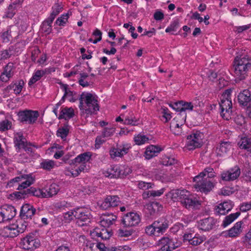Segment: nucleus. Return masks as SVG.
Listing matches in <instances>:
<instances>
[{
  "label": "nucleus",
  "mask_w": 251,
  "mask_h": 251,
  "mask_svg": "<svg viewBox=\"0 0 251 251\" xmlns=\"http://www.w3.org/2000/svg\"><path fill=\"white\" fill-rule=\"evenodd\" d=\"M170 194L173 201L180 202L182 206L187 209H196L201 204L199 201L186 190H173Z\"/></svg>",
  "instance_id": "f257e3e1"
},
{
  "label": "nucleus",
  "mask_w": 251,
  "mask_h": 251,
  "mask_svg": "<svg viewBox=\"0 0 251 251\" xmlns=\"http://www.w3.org/2000/svg\"><path fill=\"white\" fill-rule=\"evenodd\" d=\"M251 67V58L243 57L236 58L234 61V75L240 80L244 79L247 76V72Z\"/></svg>",
  "instance_id": "f03ea898"
},
{
  "label": "nucleus",
  "mask_w": 251,
  "mask_h": 251,
  "mask_svg": "<svg viewBox=\"0 0 251 251\" xmlns=\"http://www.w3.org/2000/svg\"><path fill=\"white\" fill-rule=\"evenodd\" d=\"M194 181L196 182L195 188L202 193L205 194L210 192L214 187L213 182L210 179L207 178L196 176L194 178Z\"/></svg>",
  "instance_id": "7ed1b4c3"
},
{
  "label": "nucleus",
  "mask_w": 251,
  "mask_h": 251,
  "mask_svg": "<svg viewBox=\"0 0 251 251\" xmlns=\"http://www.w3.org/2000/svg\"><path fill=\"white\" fill-rule=\"evenodd\" d=\"M84 114L87 115L96 114L99 110V106L98 100L91 93H87L85 97V105Z\"/></svg>",
  "instance_id": "20e7f679"
},
{
  "label": "nucleus",
  "mask_w": 251,
  "mask_h": 251,
  "mask_svg": "<svg viewBox=\"0 0 251 251\" xmlns=\"http://www.w3.org/2000/svg\"><path fill=\"white\" fill-rule=\"evenodd\" d=\"M140 215L134 212L127 213L123 216L122 219V224L126 227L136 226L140 224Z\"/></svg>",
  "instance_id": "39448f33"
},
{
  "label": "nucleus",
  "mask_w": 251,
  "mask_h": 251,
  "mask_svg": "<svg viewBox=\"0 0 251 251\" xmlns=\"http://www.w3.org/2000/svg\"><path fill=\"white\" fill-rule=\"evenodd\" d=\"M75 218L83 222L82 226L87 225L91 220L92 216L89 209L83 207H77L75 208Z\"/></svg>",
  "instance_id": "423d86ee"
},
{
  "label": "nucleus",
  "mask_w": 251,
  "mask_h": 251,
  "mask_svg": "<svg viewBox=\"0 0 251 251\" xmlns=\"http://www.w3.org/2000/svg\"><path fill=\"white\" fill-rule=\"evenodd\" d=\"M18 115L19 120L21 122L32 124L37 120L39 114L38 111L25 110L20 111Z\"/></svg>",
  "instance_id": "0eeeda50"
},
{
  "label": "nucleus",
  "mask_w": 251,
  "mask_h": 251,
  "mask_svg": "<svg viewBox=\"0 0 251 251\" xmlns=\"http://www.w3.org/2000/svg\"><path fill=\"white\" fill-rule=\"evenodd\" d=\"M16 210L10 205H5L0 208V223L8 221L15 217Z\"/></svg>",
  "instance_id": "6e6552de"
},
{
  "label": "nucleus",
  "mask_w": 251,
  "mask_h": 251,
  "mask_svg": "<svg viewBox=\"0 0 251 251\" xmlns=\"http://www.w3.org/2000/svg\"><path fill=\"white\" fill-rule=\"evenodd\" d=\"M22 244L23 248L25 250H34L40 246L39 240L33 234H29L24 238Z\"/></svg>",
  "instance_id": "1a4fd4ad"
},
{
  "label": "nucleus",
  "mask_w": 251,
  "mask_h": 251,
  "mask_svg": "<svg viewBox=\"0 0 251 251\" xmlns=\"http://www.w3.org/2000/svg\"><path fill=\"white\" fill-rule=\"evenodd\" d=\"M202 135L200 132H196L187 136L186 145L189 150H192L201 146Z\"/></svg>",
  "instance_id": "9d476101"
},
{
  "label": "nucleus",
  "mask_w": 251,
  "mask_h": 251,
  "mask_svg": "<svg viewBox=\"0 0 251 251\" xmlns=\"http://www.w3.org/2000/svg\"><path fill=\"white\" fill-rule=\"evenodd\" d=\"M158 242L159 245H163L170 251H173L181 245V243L178 241L176 238H173L170 236L163 237L159 240Z\"/></svg>",
  "instance_id": "9b49d317"
},
{
  "label": "nucleus",
  "mask_w": 251,
  "mask_h": 251,
  "mask_svg": "<svg viewBox=\"0 0 251 251\" xmlns=\"http://www.w3.org/2000/svg\"><path fill=\"white\" fill-rule=\"evenodd\" d=\"M34 181V179L32 178L30 175H24L13 178L12 180H11L10 183L13 181H22L21 184L19 185L18 190H25V188L33 183Z\"/></svg>",
  "instance_id": "f8f14e48"
},
{
  "label": "nucleus",
  "mask_w": 251,
  "mask_h": 251,
  "mask_svg": "<svg viewBox=\"0 0 251 251\" xmlns=\"http://www.w3.org/2000/svg\"><path fill=\"white\" fill-rule=\"evenodd\" d=\"M241 171L240 168L236 166L224 172L221 174V178L224 181H233L237 179L240 176Z\"/></svg>",
  "instance_id": "ddd939ff"
},
{
  "label": "nucleus",
  "mask_w": 251,
  "mask_h": 251,
  "mask_svg": "<svg viewBox=\"0 0 251 251\" xmlns=\"http://www.w3.org/2000/svg\"><path fill=\"white\" fill-rule=\"evenodd\" d=\"M217 221L213 217H208L200 220L198 222V227L203 231H208L215 226Z\"/></svg>",
  "instance_id": "4468645a"
},
{
  "label": "nucleus",
  "mask_w": 251,
  "mask_h": 251,
  "mask_svg": "<svg viewBox=\"0 0 251 251\" xmlns=\"http://www.w3.org/2000/svg\"><path fill=\"white\" fill-rule=\"evenodd\" d=\"M121 202L120 198L117 195H108L104 199L100 206L103 209L118 206Z\"/></svg>",
  "instance_id": "2eb2a0df"
},
{
  "label": "nucleus",
  "mask_w": 251,
  "mask_h": 251,
  "mask_svg": "<svg viewBox=\"0 0 251 251\" xmlns=\"http://www.w3.org/2000/svg\"><path fill=\"white\" fill-rule=\"evenodd\" d=\"M35 212L36 209L32 205L26 203L21 207L20 216L24 220L31 219Z\"/></svg>",
  "instance_id": "dca6fc26"
},
{
  "label": "nucleus",
  "mask_w": 251,
  "mask_h": 251,
  "mask_svg": "<svg viewBox=\"0 0 251 251\" xmlns=\"http://www.w3.org/2000/svg\"><path fill=\"white\" fill-rule=\"evenodd\" d=\"M220 106L221 108V115L223 118L228 120V116L226 114L229 115L231 113L232 108V102L231 100H226L225 99H221V102L220 103Z\"/></svg>",
  "instance_id": "f3484780"
},
{
  "label": "nucleus",
  "mask_w": 251,
  "mask_h": 251,
  "mask_svg": "<svg viewBox=\"0 0 251 251\" xmlns=\"http://www.w3.org/2000/svg\"><path fill=\"white\" fill-rule=\"evenodd\" d=\"M237 100L240 105L247 106L251 101V94L249 90L245 89L238 95Z\"/></svg>",
  "instance_id": "a211bd4d"
},
{
  "label": "nucleus",
  "mask_w": 251,
  "mask_h": 251,
  "mask_svg": "<svg viewBox=\"0 0 251 251\" xmlns=\"http://www.w3.org/2000/svg\"><path fill=\"white\" fill-rule=\"evenodd\" d=\"M2 233L3 236L6 237L14 238L17 236L20 233L18 225L12 224L4 227Z\"/></svg>",
  "instance_id": "6ab92c4d"
},
{
  "label": "nucleus",
  "mask_w": 251,
  "mask_h": 251,
  "mask_svg": "<svg viewBox=\"0 0 251 251\" xmlns=\"http://www.w3.org/2000/svg\"><path fill=\"white\" fill-rule=\"evenodd\" d=\"M153 223L159 235L163 234L169 227V222L164 218H160Z\"/></svg>",
  "instance_id": "aec40b11"
},
{
  "label": "nucleus",
  "mask_w": 251,
  "mask_h": 251,
  "mask_svg": "<svg viewBox=\"0 0 251 251\" xmlns=\"http://www.w3.org/2000/svg\"><path fill=\"white\" fill-rule=\"evenodd\" d=\"M233 208V204L230 201H224L219 204L215 207V211L218 215H225Z\"/></svg>",
  "instance_id": "412c9836"
},
{
  "label": "nucleus",
  "mask_w": 251,
  "mask_h": 251,
  "mask_svg": "<svg viewBox=\"0 0 251 251\" xmlns=\"http://www.w3.org/2000/svg\"><path fill=\"white\" fill-rule=\"evenodd\" d=\"M130 148L128 144L123 145V146H120L117 148H114L110 151V154L112 158L116 157H122L124 154L128 152L129 149Z\"/></svg>",
  "instance_id": "4be33fe9"
},
{
  "label": "nucleus",
  "mask_w": 251,
  "mask_h": 251,
  "mask_svg": "<svg viewBox=\"0 0 251 251\" xmlns=\"http://www.w3.org/2000/svg\"><path fill=\"white\" fill-rule=\"evenodd\" d=\"M14 68L13 64L9 63L5 66L4 70L0 75V79L1 81L6 82L13 76L12 70Z\"/></svg>",
  "instance_id": "5701e85b"
},
{
  "label": "nucleus",
  "mask_w": 251,
  "mask_h": 251,
  "mask_svg": "<svg viewBox=\"0 0 251 251\" xmlns=\"http://www.w3.org/2000/svg\"><path fill=\"white\" fill-rule=\"evenodd\" d=\"M162 150L159 146L150 145L146 148L145 157L147 159H150L153 157L157 156Z\"/></svg>",
  "instance_id": "b1692460"
},
{
  "label": "nucleus",
  "mask_w": 251,
  "mask_h": 251,
  "mask_svg": "<svg viewBox=\"0 0 251 251\" xmlns=\"http://www.w3.org/2000/svg\"><path fill=\"white\" fill-rule=\"evenodd\" d=\"M90 152H87L78 155L75 159L71 160L70 165H75L76 167L78 164H84L87 162L91 158Z\"/></svg>",
  "instance_id": "393cba45"
},
{
  "label": "nucleus",
  "mask_w": 251,
  "mask_h": 251,
  "mask_svg": "<svg viewBox=\"0 0 251 251\" xmlns=\"http://www.w3.org/2000/svg\"><path fill=\"white\" fill-rule=\"evenodd\" d=\"M231 144L229 142L224 141L217 147L216 152L217 155L223 156L225 155L231 149Z\"/></svg>",
  "instance_id": "a878e982"
},
{
  "label": "nucleus",
  "mask_w": 251,
  "mask_h": 251,
  "mask_svg": "<svg viewBox=\"0 0 251 251\" xmlns=\"http://www.w3.org/2000/svg\"><path fill=\"white\" fill-rule=\"evenodd\" d=\"M146 206V212L151 216L154 215L162 209L161 205L159 202L155 201L149 203Z\"/></svg>",
  "instance_id": "bb28decb"
},
{
  "label": "nucleus",
  "mask_w": 251,
  "mask_h": 251,
  "mask_svg": "<svg viewBox=\"0 0 251 251\" xmlns=\"http://www.w3.org/2000/svg\"><path fill=\"white\" fill-rule=\"evenodd\" d=\"M50 72L48 69L37 70L33 74L32 76L31 77L28 81V85L31 86L32 84L35 83L37 81L39 80L42 77H43L45 74L49 73Z\"/></svg>",
  "instance_id": "cd10ccee"
},
{
  "label": "nucleus",
  "mask_w": 251,
  "mask_h": 251,
  "mask_svg": "<svg viewBox=\"0 0 251 251\" xmlns=\"http://www.w3.org/2000/svg\"><path fill=\"white\" fill-rule=\"evenodd\" d=\"M243 223L241 221L237 222L234 226L228 231L227 236L229 237H235L238 236L242 232V225Z\"/></svg>",
  "instance_id": "c85d7f7f"
},
{
  "label": "nucleus",
  "mask_w": 251,
  "mask_h": 251,
  "mask_svg": "<svg viewBox=\"0 0 251 251\" xmlns=\"http://www.w3.org/2000/svg\"><path fill=\"white\" fill-rule=\"evenodd\" d=\"M21 2L20 0L15 1L12 4L9 5L6 12L5 17L12 18L16 13V10L20 6Z\"/></svg>",
  "instance_id": "c756f323"
},
{
  "label": "nucleus",
  "mask_w": 251,
  "mask_h": 251,
  "mask_svg": "<svg viewBox=\"0 0 251 251\" xmlns=\"http://www.w3.org/2000/svg\"><path fill=\"white\" fill-rule=\"evenodd\" d=\"M238 145L241 149L251 152V138L244 137L242 138Z\"/></svg>",
  "instance_id": "7c9ffc66"
},
{
  "label": "nucleus",
  "mask_w": 251,
  "mask_h": 251,
  "mask_svg": "<svg viewBox=\"0 0 251 251\" xmlns=\"http://www.w3.org/2000/svg\"><path fill=\"white\" fill-rule=\"evenodd\" d=\"M93 236L100 237L101 239L106 240L110 237L111 234L106 228H102L101 230L95 229L93 232Z\"/></svg>",
  "instance_id": "2f4dec72"
},
{
  "label": "nucleus",
  "mask_w": 251,
  "mask_h": 251,
  "mask_svg": "<svg viewBox=\"0 0 251 251\" xmlns=\"http://www.w3.org/2000/svg\"><path fill=\"white\" fill-rule=\"evenodd\" d=\"M74 115V110L72 108L66 107L62 109L61 114L58 118L59 119H64L67 120L73 118Z\"/></svg>",
  "instance_id": "473e14b6"
},
{
  "label": "nucleus",
  "mask_w": 251,
  "mask_h": 251,
  "mask_svg": "<svg viewBox=\"0 0 251 251\" xmlns=\"http://www.w3.org/2000/svg\"><path fill=\"white\" fill-rule=\"evenodd\" d=\"M44 190V197L46 198L51 197L53 195H56L59 191V186L56 184H51L48 188Z\"/></svg>",
  "instance_id": "72a5a7b5"
},
{
  "label": "nucleus",
  "mask_w": 251,
  "mask_h": 251,
  "mask_svg": "<svg viewBox=\"0 0 251 251\" xmlns=\"http://www.w3.org/2000/svg\"><path fill=\"white\" fill-rule=\"evenodd\" d=\"M116 216L112 215L111 216H106L102 218L100 222V225L104 228L109 227L113 225L116 219Z\"/></svg>",
  "instance_id": "f704fd0d"
},
{
  "label": "nucleus",
  "mask_w": 251,
  "mask_h": 251,
  "mask_svg": "<svg viewBox=\"0 0 251 251\" xmlns=\"http://www.w3.org/2000/svg\"><path fill=\"white\" fill-rule=\"evenodd\" d=\"M14 143L16 147L21 149L26 143L25 139L24 138L23 134L21 132L17 133L14 137Z\"/></svg>",
  "instance_id": "c9c22d12"
},
{
  "label": "nucleus",
  "mask_w": 251,
  "mask_h": 251,
  "mask_svg": "<svg viewBox=\"0 0 251 251\" xmlns=\"http://www.w3.org/2000/svg\"><path fill=\"white\" fill-rule=\"evenodd\" d=\"M165 189L162 188L159 190H151L144 192L143 193V197L144 199H147L151 197H159L162 195L164 192Z\"/></svg>",
  "instance_id": "e433bc0d"
},
{
  "label": "nucleus",
  "mask_w": 251,
  "mask_h": 251,
  "mask_svg": "<svg viewBox=\"0 0 251 251\" xmlns=\"http://www.w3.org/2000/svg\"><path fill=\"white\" fill-rule=\"evenodd\" d=\"M62 9L63 7L61 4L55 3L52 7V12L49 17L50 21V22L53 21L55 18L62 11Z\"/></svg>",
  "instance_id": "4c0bfd02"
},
{
  "label": "nucleus",
  "mask_w": 251,
  "mask_h": 251,
  "mask_svg": "<svg viewBox=\"0 0 251 251\" xmlns=\"http://www.w3.org/2000/svg\"><path fill=\"white\" fill-rule=\"evenodd\" d=\"M119 166H114L111 167L106 171L104 173V175L106 177L109 178H118L119 177L118 174Z\"/></svg>",
  "instance_id": "58836bf2"
},
{
  "label": "nucleus",
  "mask_w": 251,
  "mask_h": 251,
  "mask_svg": "<svg viewBox=\"0 0 251 251\" xmlns=\"http://www.w3.org/2000/svg\"><path fill=\"white\" fill-rule=\"evenodd\" d=\"M53 21H50V18H48L45 20L41 25V31L47 34H49L52 31L51 24Z\"/></svg>",
  "instance_id": "ea45409f"
},
{
  "label": "nucleus",
  "mask_w": 251,
  "mask_h": 251,
  "mask_svg": "<svg viewBox=\"0 0 251 251\" xmlns=\"http://www.w3.org/2000/svg\"><path fill=\"white\" fill-rule=\"evenodd\" d=\"M240 215V212H237L235 213H232L230 215L226 216L222 224V226L225 227L232 223L235 219H236Z\"/></svg>",
  "instance_id": "a19ab883"
},
{
  "label": "nucleus",
  "mask_w": 251,
  "mask_h": 251,
  "mask_svg": "<svg viewBox=\"0 0 251 251\" xmlns=\"http://www.w3.org/2000/svg\"><path fill=\"white\" fill-rule=\"evenodd\" d=\"M26 192H28V196H33L37 197L46 198V197H44L45 194L44 189L30 187V188L26 189Z\"/></svg>",
  "instance_id": "79ce46f5"
},
{
  "label": "nucleus",
  "mask_w": 251,
  "mask_h": 251,
  "mask_svg": "<svg viewBox=\"0 0 251 251\" xmlns=\"http://www.w3.org/2000/svg\"><path fill=\"white\" fill-rule=\"evenodd\" d=\"M59 84L60 85V88L64 92V94L62 97L61 101H64L65 98H70L71 97H72V96H74V95L75 94V93L71 91L68 88V85L63 84L62 82L59 83Z\"/></svg>",
  "instance_id": "37998d69"
},
{
  "label": "nucleus",
  "mask_w": 251,
  "mask_h": 251,
  "mask_svg": "<svg viewBox=\"0 0 251 251\" xmlns=\"http://www.w3.org/2000/svg\"><path fill=\"white\" fill-rule=\"evenodd\" d=\"M193 237L190 244L192 246L199 245L206 240V237L204 235H200L199 234H195Z\"/></svg>",
  "instance_id": "c03bdc74"
},
{
  "label": "nucleus",
  "mask_w": 251,
  "mask_h": 251,
  "mask_svg": "<svg viewBox=\"0 0 251 251\" xmlns=\"http://www.w3.org/2000/svg\"><path fill=\"white\" fill-rule=\"evenodd\" d=\"M68 125H65L63 127L58 128L56 132V135L62 139H66L69 134V129Z\"/></svg>",
  "instance_id": "a18cd8bd"
},
{
  "label": "nucleus",
  "mask_w": 251,
  "mask_h": 251,
  "mask_svg": "<svg viewBox=\"0 0 251 251\" xmlns=\"http://www.w3.org/2000/svg\"><path fill=\"white\" fill-rule=\"evenodd\" d=\"M41 167L43 169L50 171L55 166L54 162L50 160H45L40 163Z\"/></svg>",
  "instance_id": "49530a36"
},
{
  "label": "nucleus",
  "mask_w": 251,
  "mask_h": 251,
  "mask_svg": "<svg viewBox=\"0 0 251 251\" xmlns=\"http://www.w3.org/2000/svg\"><path fill=\"white\" fill-rule=\"evenodd\" d=\"M186 117V112L179 113L177 114L172 121L179 123L180 125H183L185 122Z\"/></svg>",
  "instance_id": "de8ad7c7"
},
{
  "label": "nucleus",
  "mask_w": 251,
  "mask_h": 251,
  "mask_svg": "<svg viewBox=\"0 0 251 251\" xmlns=\"http://www.w3.org/2000/svg\"><path fill=\"white\" fill-rule=\"evenodd\" d=\"M118 174L119 177H124L131 173V169L128 167L119 166Z\"/></svg>",
  "instance_id": "09e8293b"
},
{
  "label": "nucleus",
  "mask_w": 251,
  "mask_h": 251,
  "mask_svg": "<svg viewBox=\"0 0 251 251\" xmlns=\"http://www.w3.org/2000/svg\"><path fill=\"white\" fill-rule=\"evenodd\" d=\"M14 92L16 95H19L21 92L23 86L24 85V81L23 80L21 79L18 82L14 83Z\"/></svg>",
  "instance_id": "8fccbe9b"
},
{
  "label": "nucleus",
  "mask_w": 251,
  "mask_h": 251,
  "mask_svg": "<svg viewBox=\"0 0 251 251\" xmlns=\"http://www.w3.org/2000/svg\"><path fill=\"white\" fill-rule=\"evenodd\" d=\"M69 18L68 14H63L58 17L55 21V24L59 26H65Z\"/></svg>",
  "instance_id": "3c124183"
},
{
  "label": "nucleus",
  "mask_w": 251,
  "mask_h": 251,
  "mask_svg": "<svg viewBox=\"0 0 251 251\" xmlns=\"http://www.w3.org/2000/svg\"><path fill=\"white\" fill-rule=\"evenodd\" d=\"M134 139L136 144L138 145L144 144L149 140V138L146 136L141 134L135 136Z\"/></svg>",
  "instance_id": "603ef678"
},
{
  "label": "nucleus",
  "mask_w": 251,
  "mask_h": 251,
  "mask_svg": "<svg viewBox=\"0 0 251 251\" xmlns=\"http://www.w3.org/2000/svg\"><path fill=\"white\" fill-rule=\"evenodd\" d=\"M146 233L149 235L159 236V234L156 231V228L153 223L147 226L145 229Z\"/></svg>",
  "instance_id": "864d4df0"
},
{
  "label": "nucleus",
  "mask_w": 251,
  "mask_h": 251,
  "mask_svg": "<svg viewBox=\"0 0 251 251\" xmlns=\"http://www.w3.org/2000/svg\"><path fill=\"white\" fill-rule=\"evenodd\" d=\"M179 26V22L178 20H175L172 22L171 25L166 28L165 31L170 32L171 31H175Z\"/></svg>",
  "instance_id": "5fc2aeb1"
},
{
  "label": "nucleus",
  "mask_w": 251,
  "mask_h": 251,
  "mask_svg": "<svg viewBox=\"0 0 251 251\" xmlns=\"http://www.w3.org/2000/svg\"><path fill=\"white\" fill-rule=\"evenodd\" d=\"M11 127V122L7 119L0 122V130L5 131L9 129Z\"/></svg>",
  "instance_id": "6e6d98bb"
},
{
  "label": "nucleus",
  "mask_w": 251,
  "mask_h": 251,
  "mask_svg": "<svg viewBox=\"0 0 251 251\" xmlns=\"http://www.w3.org/2000/svg\"><path fill=\"white\" fill-rule=\"evenodd\" d=\"M115 132V128L114 127H105L102 132V136L103 137H109L112 136Z\"/></svg>",
  "instance_id": "4d7b16f0"
},
{
  "label": "nucleus",
  "mask_w": 251,
  "mask_h": 251,
  "mask_svg": "<svg viewBox=\"0 0 251 251\" xmlns=\"http://www.w3.org/2000/svg\"><path fill=\"white\" fill-rule=\"evenodd\" d=\"M153 185L154 184L151 183L142 181L138 182L137 184L138 187L143 190H148L150 188H152Z\"/></svg>",
  "instance_id": "13d9d810"
},
{
  "label": "nucleus",
  "mask_w": 251,
  "mask_h": 251,
  "mask_svg": "<svg viewBox=\"0 0 251 251\" xmlns=\"http://www.w3.org/2000/svg\"><path fill=\"white\" fill-rule=\"evenodd\" d=\"M88 93H82L79 98V108L81 111L82 113L84 114L85 105H84L83 101L85 103V97L87 96Z\"/></svg>",
  "instance_id": "bf43d9fd"
},
{
  "label": "nucleus",
  "mask_w": 251,
  "mask_h": 251,
  "mask_svg": "<svg viewBox=\"0 0 251 251\" xmlns=\"http://www.w3.org/2000/svg\"><path fill=\"white\" fill-rule=\"evenodd\" d=\"M176 162V160L174 158L166 157L164 158L161 163L164 166H171L175 164Z\"/></svg>",
  "instance_id": "052dcab7"
},
{
  "label": "nucleus",
  "mask_w": 251,
  "mask_h": 251,
  "mask_svg": "<svg viewBox=\"0 0 251 251\" xmlns=\"http://www.w3.org/2000/svg\"><path fill=\"white\" fill-rule=\"evenodd\" d=\"M75 208L70 211H68L64 214V219L66 222H70L75 218Z\"/></svg>",
  "instance_id": "680f3d73"
},
{
  "label": "nucleus",
  "mask_w": 251,
  "mask_h": 251,
  "mask_svg": "<svg viewBox=\"0 0 251 251\" xmlns=\"http://www.w3.org/2000/svg\"><path fill=\"white\" fill-rule=\"evenodd\" d=\"M183 106L181 107V112H185L186 110L192 111L194 106L191 102H186L183 101Z\"/></svg>",
  "instance_id": "e2e57ef3"
},
{
  "label": "nucleus",
  "mask_w": 251,
  "mask_h": 251,
  "mask_svg": "<svg viewBox=\"0 0 251 251\" xmlns=\"http://www.w3.org/2000/svg\"><path fill=\"white\" fill-rule=\"evenodd\" d=\"M71 206V203L66 201H61L55 203V207L60 209H65Z\"/></svg>",
  "instance_id": "0e129e2a"
},
{
  "label": "nucleus",
  "mask_w": 251,
  "mask_h": 251,
  "mask_svg": "<svg viewBox=\"0 0 251 251\" xmlns=\"http://www.w3.org/2000/svg\"><path fill=\"white\" fill-rule=\"evenodd\" d=\"M14 194H15L16 197L19 199H24L26 197H28V192H26V189L23 190H20V191H19V192H15L14 193Z\"/></svg>",
  "instance_id": "69168bd1"
},
{
  "label": "nucleus",
  "mask_w": 251,
  "mask_h": 251,
  "mask_svg": "<svg viewBox=\"0 0 251 251\" xmlns=\"http://www.w3.org/2000/svg\"><path fill=\"white\" fill-rule=\"evenodd\" d=\"M240 209L242 212H246L251 209V201L244 202L240 205Z\"/></svg>",
  "instance_id": "338daca9"
},
{
  "label": "nucleus",
  "mask_w": 251,
  "mask_h": 251,
  "mask_svg": "<svg viewBox=\"0 0 251 251\" xmlns=\"http://www.w3.org/2000/svg\"><path fill=\"white\" fill-rule=\"evenodd\" d=\"M243 242L246 246L251 245V229L245 236Z\"/></svg>",
  "instance_id": "774afa93"
}]
</instances>
